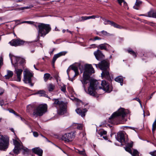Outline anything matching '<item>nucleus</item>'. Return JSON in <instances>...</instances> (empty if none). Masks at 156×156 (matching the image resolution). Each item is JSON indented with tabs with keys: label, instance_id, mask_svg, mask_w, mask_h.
<instances>
[{
	"label": "nucleus",
	"instance_id": "obj_20",
	"mask_svg": "<svg viewBox=\"0 0 156 156\" xmlns=\"http://www.w3.org/2000/svg\"><path fill=\"white\" fill-rule=\"evenodd\" d=\"M15 147H16L20 149H22L23 148V146L21 144V143L19 142L16 140H15L13 141Z\"/></svg>",
	"mask_w": 156,
	"mask_h": 156
},
{
	"label": "nucleus",
	"instance_id": "obj_30",
	"mask_svg": "<svg viewBox=\"0 0 156 156\" xmlns=\"http://www.w3.org/2000/svg\"><path fill=\"white\" fill-rule=\"evenodd\" d=\"M50 75L48 73H45L44 75V80L45 82H46L49 78L50 77Z\"/></svg>",
	"mask_w": 156,
	"mask_h": 156
},
{
	"label": "nucleus",
	"instance_id": "obj_62",
	"mask_svg": "<svg viewBox=\"0 0 156 156\" xmlns=\"http://www.w3.org/2000/svg\"><path fill=\"white\" fill-rule=\"evenodd\" d=\"M10 130L12 132L14 133V129L13 128H11Z\"/></svg>",
	"mask_w": 156,
	"mask_h": 156
},
{
	"label": "nucleus",
	"instance_id": "obj_55",
	"mask_svg": "<svg viewBox=\"0 0 156 156\" xmlns=\"http://www.w3.org/2000/svg\"><path fill=\"white\" fill-rule=\"evenodd\" d=\"M101 38L98 37H95L94 38V41H95V40H101Z\"/></svg>",
	"mask_w": 156,
	"mask_h": 156
},
{
	"label": "nucleus",
	"instance_id": "obj_40",
	"mask_svg": "<svg viewBox=\"0 0 156 156\" xmlns=\"http://www.w3.org/2000/svg\"><path fill=\"white\" fill-rule=\"evenodd\" d=\"M99 16H98L93 15L90 16H88V19H95L96 18H99Z\"/></svg>",
	"mask_w": 156,
	"mask_h": 156
},
{
	"label": "nucleus",
	"instance_id": "obj_27",
	"mask_svg": "<svg viewBox=\"0 0 156 156\" xmlns=\"http://www.w3.org/2000/svg\"><path fill=\"white\" fill-rule=\"evenodd\" d=\"M55 85L52 83H50L48 86V89L49 92L52 91L55 88Z\"/></svg>",
	"mask_w": 156,
	"mask_h": 156
},
{
	"label": "nucleus",
	"instance_id": "obj_56",
	"mask_svg": "<svg viewBox=\"0 0 156 156\" xmlns=\"http://www.w3.org/2000/svg\"><path fill=\"white\" fill-rule=\"evenodd\" d=\"M147 23L150 25L152 26V25L151 24H154V23L153 22H149Z\"/></svg>",
	"mask_w": 156,
	"mask_h": 156
},
{
	"label": "nucleus",
	"instance_id": "obj_1",
	"mask_svg": "<svg viewBox=\"0 0 156 156\" xmlns=\"http://www.w3.org/2000/svg\"><path fill=\"white\" fill-rule=\"evenodd\" d=\"M47 109V106L45 104L40 105L35 108L34 105L31 104L27 105L26 110L27 112L29 113L34 110L33 115L36 118L42 116L46 112Z\"/></svg>",
	"mask_w": 156,
	"mask_h": 156
},
{
	"label": "nucleus",
	"instance_id": "obj_52",
	"mask_svg": "<svg viewBox=\"0 0 156 156\" xmlns=\"http://www.w3.org/2000/svg\"><path fill=\"white\" fill-rule=\"evenodd\" d=\"M9 112L12 113L14 114H15V112L14 111L13 109H10L9 110Z\"/></svg>",
	"mask_w": 156,
	"mask_h": 156
},
{
	"label": "nucleus",
	"instance_id": "obj_41",
	"mask_svg": "<svg viewBox=\"0 0 156 156\" xmlns=\"http://www.w3.org/2000/svg\"><path fill=\"white\" fill-rule=\"evenodd\" d=\"M29 8V7L28 6L24 7L21 8H17V9L19 10H23L24 9H27Z\"/></svg>",
	"mask_w": 156,
	"mask_h": 156
},
{
	"label": "nucleus",
	"instance_id": "obj_12",
	"mask_svg": "<svg viewBox=\"0 0 156 156\" xmlns=\"http://www.w3.org/2000/svg\"><path fill=\"white\" fill-rule=\"evenodd\" d=\"M74 133L71 132L70 133H65L62 136V139L64 140L66 142H71L75 137Z\"/></svg>",
	"mask_w": 156,
	"mask_h": 156
},
{
	"label": "nucleus",
	"instance_id": "obj_43",
	"mask_svg": "<svg viewBox=\"0 0 156 156\" xmlns=\"http://www.w3.org/2000/svg\"><path fill=\"white\" fill-rule=\"evenodd\" d=\"M123 2V6L125 8H127V9L128 8L127 6V3L124 1V0L123 1V2Z\"/></svg>",
	"mask_w": 156,
	"mask_h": 156
},
{
	"label": "nucleus",
	"instance_id": "obj_51",
	"mask_svg": "<svg viewBox=\"0 0 156 156\" xmlns=\"http://www.w3.org/2000/svg\"><path fill=\"white\" fill-rule=\"evenodd\" d=\"M118 2L121 5H122V3L124 1V0H117Z\"/></svg>",
	"mask_w": 156,
	"mask_h": 156
},
{
	"label": "nucleus",
	"instance_id": "obj_57",
	"mask_svg": "<svg viewBox=\"0 0 156 156\" xmlns=\"http://www.w3.org/2000/svg\"><path fill=\"white\" fill-rule=\"evenodd\" d=\"M154 94V92L152 93L151 95V96H150V98H149V99H151L152 98V97L153 95Z\"/></svg>",
	"mask_w": 156,
	"mask_h": 156
},
{
	"label": "nucleus",
	"instance_id": "obj_3",
	"mask_svg": "<svg viewBox=\"0 0 156 156\" xmlns=\"http://www.w3.org/2000/svg\"><path fill=\"white\" fill-rule=\"evenodd\" d=\"M93 65H95L96 68L99 67L101 70H102L101 73L102 77H110L109 63L108 60H104L98 64H94Z\"/></svg>",
	"mask_w": 156,
	"mask_h": 156
},
{
	"label": "nucleus",
	"instance_id": "obj_53",
	"mask_svg": "<svg viewBox=\"0 0 156 156\" xmlns=\"http://www.w3.org/2000/svg\"><path fill=\"white\" fill-rule=\"evenodd\" d=\"M32 22L31 21H24L22 22V23H31Z\"/></svg>",
	"mask_w": 156,
	"mask_h": 156
},
{
	"label": "nucleus",
	"instance_id": "obj_49",
	"mask_svg": "<svg viewBox=\"0 0 156 156\" xmlns=\"http://www.w3.org/2000/svg\"><path fill=\"white\" fill-rule=\"evenodd\" d=\"M133 100H135L139 102L140 105H141V102L140 99L138 98H135L133 99Z\"/></svg>",
	"mask_w": 156,
	"mask_h": 156
},
{
	"label": "nucleus",
	"instance_id": "obj_50",
	"mask_svg": "<svg viewBox=\"0 0 156 156\" xmlns=\"http://www.w3.org/2000/svg\"><path fill=\"white\" fill-rule=\"evenodd\" d=\"M4 104V102L3 100L2 99L0 100V105L2 106V105H3Z\"/></svg>",
	"mask_w": 156,
	"mask_h": 156
},
{
	"label": "nucleus",
	"instance_id": "obj_38",
	"mask_svg": "<svg viewBox=\"0 0 156 156\" xmlns=\"http://www.w3.org/2000/svg\"><path fill=\"white\" fill-rule=\"evenodd\" d=\"M20 149L18 148H17L16 147H14V149H13V152L14 153L18 154L19 153Z\"/></svg>",
	"mask_w": 156,
	"mask_h": 156
},
{
	"label": "nucleus",
	"instance_id": "obj_5",
	"mask_svg": "<svg viewBox=\"0 0 156 156\" xmlns=\"http://www.w3.org/2000/svg\"><path fill=\"white\" fill-rule=\"evenodd\" d=\"M52 100L54 102L52 104L53 106L56 108L57 109L58 114L63 115L66 113L67 105L66 103L59 98H54Z\"/></svg>",
	"mask_w": 156,
	"mask_h": 156
},
{
	"label": "nucleus",
	"instance_id": "obj_4",
	"mask_svg": "<svg viewBox=\"0 0 156 156\" xmlns=\"http://www.w3.org/2000/svg\"><path fill=\"white\" fill-rule=\"evenodd\" d=\"M126 115L124 109L121 108L112 115L109 118V122L112 123L114 121L116 120L119 123H121L122 122V121Z\"/></svg>",
	"mask_w": 156,
	"mask_h": 156
},
{
	"label": "nucleus",
	"instance_id": "obj_44",
	"mask_svg": "<svg viewBox=\"0 0 156 156\" xmlns=\"http://www.w3.org/2000/svg\"><path fill=\"white\" fill-rule=\"evenodd\" d=\"M3 59L2 57H0V68L3 65Z\"/></svg>",
	"mask_w": 156,
	"mask_h": 156
},
{
	"label": "nucleus",
	"instance_id": "obj_26",
	"mask_svg": "<svg viewBox=\"0 0 156 156\" xmlns=\"http://www.w3.org/2000/svg\"><path fill=\"white\" fill-rule=\"evenodd\" d=\"M127 51L130 54L132 55L134 58L137 56L136 53L133 51L132 49L129 48L127 50Z\"/></svg>",
	"mask_w": 156,
	"mask_h": 156
},
{
	"label": "nucleus",
	"instance_id": "obj_8",
	"mask_svg": "<svg viewBox=\"0 0 156 156\" xmlns=\"http://www.w3.org/2000/svg\"><path fill=\"white\" fill-rule=\"evenodd\" d=\"M9 144L8 138L0 134V150L5 151L8 147Z\"/></svg>",
	"mask_w": 156,
	"mask_h": 156
},
{
	"label": "nucleus",
	"instance_id": "obj_48",
	"mask_svg": "<svg viewBox=\"0 0 156 156\" xmlns=\"http://www.w3.org/2000/svg\"><path fill=\"white\" fill-rule=\"evenodd\" d=\"M33 134L34 136L35 137H37L38 135V133L36 132H33Z\"/></svg>",
	"mask_w": 156,
	"mask_h": 156
},
{
	"label": "nucleus",
	"instance_id": "obj_10",
	"mask_svg": "<svg viewBox=\"0 0 156 156\" xmlns=\"http://www.w3.org/2000/svg\"><path fill=\"white\" fill-rule=\"evenodd\" d=\"M116 139L118 141L121 143L122 145H124L126 144L128 140V137H125L124 133L122 132L118 133Z\"/></svg>",
	"mask_w": 156,
	"mask_h": 156
},
{
	"label": "nucleus",
	"instance_id": "obj_15",
	"mask_svg": "<svg viewBox=\"0 0 156 156\" xmlns=\"http://www.w3.org/2000/svg\"><path fill=\"white\" fill-rule=\"evenodd\" d=\"M67 53V51H63L60 52L57 54L55 55L53 57L52 61V64L53 66H54L55 61L57 58L61 56L65 55Z\"/></svg>",
	"mask_w": 156,
	"mask_h": 156
},
{
	"label": "nucleus",
	"instance_id": "obj_25",
	"mask_svg": "<svg viewBox=\"0 0 156 156\" xmlns=\"http://www.w3.org/2000/svg\"><path fill=\"white\" fill-rule=\"evenodd\" d=\"M13 75V72L12 71L8 70L7 71V74L5 76V77L6 79H9Z\"/></svg>",
	"mask_w": 156,
	"mask_h": 156
},
{
	"label": "nucleus",
	"instance_id": "obj_47",
	"mask_svg": "<svg viewBox=\"0 0 156 156\" xmlns=\"http://www.w3.org/2000/svg\"><path fill=\"white\" fill-rule=\"evenodd\" d=\"M13 10H18L17 9V8L16 9H14L13 7H9V9L7 10L8 11H12Z\"/></svg>",
	"mask_w": 156,
	"mask_h": 156
},
{
	"label": "nucleus",
	"instance_id": "obj_18",
	"mask_svg": "<svg viewBox=\"0 0 156 156\" xmlns=\"http://www.w3.org/2000/svg\"><path fill=\"white\" fill-rule=\"evenodd\" d=\"M76 111L79 115L82 117H84L85 116V113L87 111V110L86 108L81 109L79 108L76 109Z\"/></svg>",
	"mask_w": 156,
	"mask_h": 156
},
{
	"label": "nucleus",
	"instance_id": "obj_63",
	"mask_svg": "<svg viewBox=\"0 0 156 156\" xmlns=\"http://www.w3.org/2000/svg\"><path fill=\"white\" fill-rule=\"evenodd\" d=\"M66 30L63 29L62 30V31L63 33H64Z\"/></svg>",
	"mask_w": 156,
	"mask_h": 156
},
{
	"label": "nucleus",
	"instance_id": "obj_33",
	"mask_svg": "<svg viewBox=\"0 0 156 156\" xmlns=\"http://www.w3.org/2000/svg\"><path fill=\"white\" fill-rule=\"evenodd\" d=\"M78 151V153L82 155L83 156H85L86 155V154L85 153V150L84 149H83L82 151H80L79 150H77Z\"/></svg>",
	"mask_w": 156,
	"mask_h": 156
},
{
	"label": "nucleus",
	"instance_id": "obj_59",
	"mask_svg": "<svg viewBox=\"0 0 156 156\" xmlns=\"http://www.w3.org/2000/svg\"><path fill=\"white\" fill-rule=\"evenodd\" d=\"M41 136H42L43 137H44V138H45L47 141H48L49 142V141L48 140V139H47V138L45 137V136H43V135H41Z\"/></svg>",
	"mask_w": 156,
	"mask_h": 156
},
{
	"label": "nucleus",
	"instance_id": "obj_54",
	"mask_svg": "<svg viewBox=\"0 0 156 156\" xmlns=\"http://www.w3.org/2000/svg\"><path fill=\"white\" fill-rule=\"evenodd\" d=\"M4 92V90L2 88H0V95L2 94Z\"/></svg>",
	"mask_w": 156,
	"mask_h": 156
},
{
	"label": "nucleus",
	"instance_id": "obj_16",
	"mask_svg": "<svg viewBox=\"0 0 156 156\" xmlns=\"http://www.w3.org/2000/svg\"><path fill=\"white\" fill-rule=\"evenodd\" d=\"M15 72L17 76V81H20L21 79V75L22 74L23 70L21 69H17L16 68H15Z\"/></svg>",
	"mask_w": 156,
	"mask_h": 156
},
{
	"label": "nucleus",
	"instance_id": "obj_37",
	"mask_svg": "<svg viewBox=\"0 0 156 156\" xmlns=\"http://www.w3.org/2000/svg\"><path fill=\"white\" fill-rule=\"evenodd\" d=\"M133 142L132 141H131L129 143H128V141L127 143L126 144V147H132L133 146Z\"/></svg>",
	"mask_w": 156,
	"mask_h": 156
},
{
	"label": "nucleus",
	"instance_id": "obj_31",
	"mask_svg": "<svg viewBox=\"0 0 156 156\" xmlns=\"http://www.w3.org/2000/svg\"><path fill=\"white\" fill-rule=\"evenodd\" d=\"M138 152L136 150H133L131 154L132 156H139Z\"/></svg>",
	"mask_w": 156,
	"mask_h": 156
},
{
	"label": "nucleus",
	"instance_id": "obj_17",
	"mask_svg": "<svg viewBox=\"0 0 156 156\" xmlns=\"http://www.w3.org/2000/svg\"><path fill=\"white\" fill-rule=\"evenodd\" d=\"M32 151L38 156H42L43 150L39 147L34 148L32 149Z\"/></svg>",
	"mask_w": 156,
	"mask_h": 156
},
{
	"label": "nucleus",
	"instance_id": "obj_32",
	"mask_svg": "<svg viewBox=\"0 0 156 156\" xmlns=\"http://www.w3.org/2000/svg\"><path fill=\"white\" fill-rule=\"evenodd\" d=\"M98 133V134L100 135L101 136H102L104 135H106L107 134V132L102 129L99 130Z\"/></svg>",
	"mask_w": 156,
	"mask_h": 156
},
{
	"label": "nucleus",
	"instance_id": "obj_34",
	"mask_svg": "<svg viewBox=\"0 0 156 156\" xmlns=\"http://www.w3.org/2000/svg\"><path fill=\"white\" fill-rule=\"evenodd\" d=\"M66 86L65 85L63 84L61 86L60 88L61 90L63 92L65 93L66 92Z\"/></svg>",
	"mask_w": 156,
	"mask_h": 156
},
{
	"label": "nucleus",
	"instance_id": "obj_29",
	"mask_svg": "<svg viewBox=\"0 0 156 156\" xmlns=\"http://www.w3.org/2000/svg\"><path fill=\"white\" fill-rule=\"evenodd\" d=\"M100 18H101L104 21V23L105 25L111 24L112 22V21L107 20L106 19L103 18L101 17H100Z\"/></svg>",
	"mask_w": 156,
	"mask_h": 156
},
{
	"label": "nucleus",
	"instance_id": "obj_11",
	"mask_svg": "<svg viewBox=\"0 0 156 156\" xmlns=\"http://www.w3.org/2000/svg\"><path fill=\"white\" fill-rule=\"evenodd\" d=\"M9 44L12 46H16L22 45L24 44H31V42H26L19 38L17 39L12 40L9 42Z\"/></svg>",
	"mask_w": 156,
	"mask_h": 156
},
{
	"label": "nucleus",
	"instance_id": "obj_45",
	"mask_svg": "<svg viewBox=\"0 0 156 156\" xmlns=\"http://www.w3.org/2000/svg\"><path fill=\"white\" fill-rule=\"evenodd\" d=\"M150 154L152 156H156V151L151 152L150 153Z\"/></svg>",
	"mask_w": 156,
	"mask_h": 156
},
{
	"label": "nucleus",
	"instance_id": "obj_9",
	"mask_svg": "<svg viewBox=\"0 0 156 156\" xmlns=\"http://www.w3.org/2000/svg\"><path fill=\"white\" fill-rule=\"evenodd\" d=\"M24 80L25 83H29L31 86H33L34 84L31 83V78L33 76V74L27 69H25L23 72Z\"/></svg>",
	"mask_w": 156,
	"mask_h": 156
},
{
	"label": "nucleus",
	"instance_id": "obj_21",
	"mask_svg": "<svg viewBox=\"0 0 156 156\" xmlns=\"http://www.w3.org/2000/svg\"><path fill=\"white\" fill-rule=\"evenodd\" d=\"M115 81L120 83V85L121 86L122 85L123 81V79L122 76H119L115 78Z\"/></svg>",
	"mask_w": 156,
	"mask_h": 156
},
{
	"label": "nucleus",
	"instance_id": "obj_19",
	"mask_svg": "<svg viewBox=\"0 0 156 156\" xmlns=\"http://www.w3.org/2000/svg\"><path fill=\"white\" fill-rule=\"evenodd\" d=\"M147 15L148 17L156 18V11L153 9H151L148 12Z\"/></svg>",
	"mask_w": 156,
	"mask_h": 156
},
{
	"label": "nucleus",
	"instance_id": "obj_42",
	"mask_svg": "<svg viewBox=\"0 0 156 156\" xmlns=\"http://www.w3.org/2000/svg\"><path fill=\"white\" fill-rule=\"evenodd\" d=\"M77 129H82V128H83V125L82 124H77Z\"/></svg>",
	"mask_w": 156,
	"mask_h": 156
},
{
	"label": "nucleus",
	"instance_id": "obj_39",
	"mask_svg": "<svg viewBox=\"0 0 156 156\" xmlns=\"http://www.w3.org/2000/svg\"><path fill=\"white\" fill-rule=\"evenodd\" d=\"M125 150L127 152H129V153L132 154V151L130 149V147H126L125 148Z\"/></svg>",
	"mask_w": 156,
	"mask_h": 156
},
{
	"label": "nucleus",
	"instance_id": "obj_60",
	"mask_svg": "<svg viewBox=\"0 0 156 156\" xmlns=\"http://www.w3.org/2000/svg\"><path fill=\"white\" fill-rule=\"evenodd\" d=\"M14 114L17 116H18L19 117L20 116V115L18 114L17 113H16V112H15V114Z\"/></svg>",
	"mask_w": 156,
	"mask_h": 156
},
{
	"label": "nucleus",
	"instance_id": "obj_28",
	"mask_svg": "<svg viewBox=\"0 0 156 156\" xmlns=\"http://www.w3.org/2000/svg\"><path fill=\"white\" fill-rule=\"evenodd\" d=\"M111 25L114 27L119 28L120 29H121L123 28V27L122 26H120L116 23L114 22L113 21H112V23L110 24Z\"/></svg>",
	"mask_w": 156,
	"mask_h": 156
},
{
	"label": "nucleus",
	"instance_id": "obj_36",
	"mask_svg": "<svg viewBox=\"0 0 156 156\" xmlns=\"http://www.w3.org/2000/svg\"><path fill=\"white\" fill-rule=\"evenodd\" d=\"M100 33L103 35L105 36H110L111 35L109 33H108L107 31L104 30L102 31Z\"/></svg>",
	"mask_w": 156,
	"mask_h": 156
},
{
	"label": "nucleus",
	"instance_id": "obj_64",
	"mask_svg": "<svg viewBox=\"0 0 156 156\" xmlns=\"http://www.w3.org/2000/svg\"><path fill=\"white\" fill-rule=\"evenodd\" d=\"M19 117H20L21 120L23 121V120H24V119L22 118L21 116H20Z\"/></svg>",
	"mask_w": 156,
	"mask_h": 156
},
{
	"label": "nucleus",
	"instance_id": "obj_46",
	"mask_svg": "<svg viewBox=\"0 0 156 156\" xmlns=\"http://www.w3.org/2000/svg\"><path fill=\"white\" fill-rule=\"evenodd\" d=\"M82 20H85L88 19V16H82L81 17Z\"/></svg>",
	"mask_w": 156,
	"mask_h": 156
},
{
	"label": "nucleus",
	"instance_id": "obj_61",
	"mask_svg": "<svg viewBox=\"0 0 156 156\" xmlns=\"http://www.w3.org/2000/svg\"><path fill=\"white\" fill-rule=\"evenodd\" d=\"M53 51H51L50 52H49V53L50 54H53Z\"/></svg>",
	"mask_w": 156,
	"mask_h": 156
},
{
	"label": "nucleus",
	"instance_id": "obj_14",
	"mask_svg": "<svg viewBox=\"0 0 156 156\" xmlns=\"http://www.w3.org/2000/svg\"><path fill=\"white\" fill-rule=\"evenodd\" d=\"M94 54L96 59L100 61L102 60L105 57L102 52L99 49L94 51Z\"/></svg>",
	"mask_w": 156,
	"mask_h": 156
},
{
	"label": "nucleus",
	"instance_id": "obj_23",
	"mask_svg": "<svg viewBox=\"0 0 156 156\" xmlns=\"http://www.w3.org/2000/svg\"><path fill=\"white\" fill-rule=\"evenodd\" d=\"M36 94H39L40 96H44L48 98V95L46 94L45 91L43 90H40L36 93Z\"/></svg>",
	"mask_w": 156,
	"mask_h": 156
},
{
	"label": "nucleus",
	"instance_id": "obj_13",
	"mask_svg": "<svg viewBox=\"0 0 156 156\" xmlns=\"http://www.w3.org/2000/svg\"><path fill=\"white\" fill-rule=\"evenodd\" d=\"M101 89L107 92H110L112 90L111 86H110L108 83L105 80H102L101 83Z\"/></svg>",
	"mask_w": 156,
	"mask_h": 156
},
{
	"label": "nucleus",
	"instance_id": "obj_22",
	"mask_svg": "<svg viewBox=\"0 0 156 156\" xmlns=\"http://www.w3.org/2000/svg\"><path fill=\"white\" fill-rule=\"evenodd\" d=\"M107 46L109 47V45L106 43L101 44L99 45L98 46V48L101 50H107Z\"/></svg>",
	"mask_w": 156,
	"mask_h": 156
},
{
	"label": "nucleus",
	"instance_id": "obj_24",
	"mask_svg": "<svg viewBox=\"0 0 156 156\" xmlns=\"http://www.w3.org/2000/svg\"><path fill=\"white\" fill-rule=\"evenodd\" d=\"M142 2L139 0H136L135 5L133 6V8L136 10L139 9V6L141 4Z\"/></svg>",
	"mask_w": 156,
	"mask_h": 156
},
{
	"label": "nucleus",
	"instance_id": "obj_58",
	"mask_svg": "<svg viewBox=\"0 0 156 156\" xmlns=\"http://www.w3.org/2000/svg\"><path fill=\"white\" fill-rule=\"evenodd\" d=\"M103 137L105 140H107L108 139L107 137L106 136H103Z\"/></svg>",
	"mask_w": 156,
	"mask_h": 156
},
{
	"label": "nucleus",
	"instance_id": "obj_6",
	"mask_svg": "<svg viewBox=\"0 0 156 156\" xmlns=\"http://www.w3.org/2000/svg\"><path fill=\"white\" fill-rule=\"evenodd\" d=\"M100 85V83L98 81L94 80H90L89 86L88 88L87 93L91 96H96V91L101 88Z\"/></svg>",
	"mask_w": 156,
	"mask_h": 156
},
{
	"label": "nucleus",
	"instance_id": "obj_35",
	"mask_svg": "<svg viewBox=\"0 0 156 156\" xmlns=\"http://www.w3.org/2000/svg\"><path fill=\"white\" fill-rule=\"evenodd\" d=\"M71 68L72 70L74 71L76 74H78V70L77 68L75 66H72Z\"/></svg>",
	"mask_w": 156,
	"mask_h": 156
},
{
	"label": "nucleus",
	"instance_id": "obj_7",
	"mask_svg": "<svg viewBox=\"0 0 156 156\" xmlns=\"http://www.w3.org/2000/svg\"><path fill=\"white\" fill-rule=\"evenodd\" d=\"M38 35L37 37V40L40 38L39 36L44 37L51 31V28L50 25L43 23H41L38 25Z\"/></svg>",
	"mask_w": 156,
	"mask_h": 156
},
{
	"label": "nucleus",
	"instance_id": "obj_2",
	"mask_svg": "<svg viewBox=\"0 0 156 156\" xmlns=\"http://www.w3.org/2000/svg\"><path fill=\"white\" fill-rule=\"evenodd\" d=\"M84 71L83 73V78L80 80L83 87L85 91H86V85L89 81L90 76L94 73V69L91 64H86L84 66Z\"/></svg>",
	"mask_w": 156,
	"mask_h": 156
}]
</instances>
